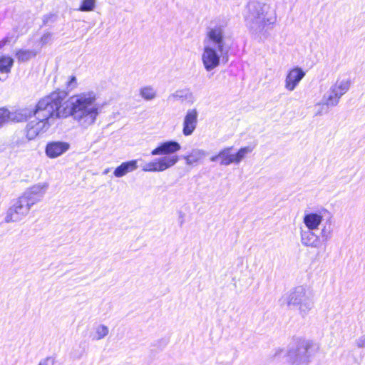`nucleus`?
<instances>
[{"mask_svg":"<svg viewBox=\"0 0 365 365\" xmlns=\"http://www.w3.org/2000/svg\"><path fill=\"white\" fill-rule=\"evenodd\" d=\"M314 230H301V242L306 247L317 248L321 245V239L316 235Z\"/></svg>","mask_w":365,"mask_h":365,"instance_id":"nucleus-16","label":"nucleus"},{"mask_svg":"<svg viewBox=\"0 0 365 365\" xmlns=\"http://www.w3.org/2000/svg\"><path fill=\"white\" fill-rule=\"evenodd\" d=\"M66 96L64 91H55L41 98L34 108H25L16 110L14 119L17 122L34 118L26 125L28 140H33L39 134L46 132L55 120L60 118V108Z\"/></svg>","mask_w":365,"mask_h":365,"instance_id":"nucleus-1","label":"nucleus"},{"mask_svg":"<svg viewBox=\"0 0 365 365\" xmlns=\"http://www.w3.org/2000/svg\"><path fill=\"white\" fill-rule=\"evenodd\" d=\"M334 226L331 219L327 220L324 224H323L320 232V239L324 242H328L333 235Z\"/></svg>","mask_w":365,"mask_h":365,"instance_id":"nucleus-22","label":"nucleus"},{"mask_svg":"<svg viewBox=\"0 0 365 365\" xmlns=\"http://www.w3.org/2000/svg\"><path fill=\"white\" fill-rule=\"evenodd\" d=\"M254 148L252 146H246L241 148L237 153L232 154L231 151L232 147H227L219 152L220 159V165L227 166L232 163L239 164L245 157L252 153Z\"/></svg>","mask_w":365,"mask_h":365,"instance_id":"nucleus-7","label":"nucleus"},{"mask_svg":"<svg viewBox=\"0 0 365 365\" xmlns=\"http://www.w3.org/2000/svg\"><path fill=\"white\" fill-rule=\"evenodd\" d=\"M138 160H133L126 162L122 163L119 166H118L114 172L113 175L116 178H122L125 176L126 174L133 172L138 168Z\"/></svg>","mask_w":365,"mask_h":365,"instance_id":"nucleus-17","label":"nucleus"},{"mask_svg":"<svg viewBox=\"0 0 365 365\" xmlns=\"http://www.w3.org/2000/svg\"><path fill=\"white\" fill-rule=\"evenodd\" d=\"M56 19V16L53 14H49L43 16V24L46 25L49 23L54 22Z\"/></svg>","mask_w":365,"mask_h":365,"instance_id":"nucleus-30","label":"nucleus"},{"mask_svg":"<svg viewBox=\"0 0 365 365\" xmlns=\"http://www.w3.org/2000/svg\"><path fill=\"white\" fill-rule=\"evenodd\" d=\"M220 159L219 153L210 158V161L216 162Z\"/></svg>","mask_w":365,"mask_h":365,"instance_id":"nucleus-36","label":"nucleus"},{"mask_svg":"<svg viewBox=\"0 0 365 365\" xmlns=\"http://www.w3.org/2000/svg\"><path fill=\"white\" fill-rule=\"evenodd\" d=\"M47 187L48 185L46 183L34 185L27 190L20 197L31 210L34 205L41 200Z\"/></svg>","mask_w":365,"mask_h":365,"instance_id":"nucleus-10","label":"nucleus"},{"mask_svg":"<svg viewBox=\"0 0 365 365\" xmlns=\"http://www.w3.org/2000/svg\"><path fill=\"white\" fill-rule=\"evenodd\" d=\"M351 85V81L349 78L337 79L334 84L330 88L336 92L339 97H342L348 92Z\"/></svg>","mask_w":365,"mask_h":365,"instance_id":"nucleus-20","label":"nucleus"},{"mask_svg":"<svg viewBox=\"0 0 365 365\" xmlns=\"http://www.w3.org/2000/svg\"><path fill=\"white\" fill-rule=\"evenodd\" d=\"M24 202L21 197L13 202L6 212L4 219L6 223L19 222L29 214L30 209Z\"/></svg>","mask_w":365,"mask_h":365,"instance_id":"nucleus-8","label":"nucleus"},{"mask_svg":"<svg viewBox=\"0 0 365 365\" xmlns=\"http://www.w3.org/2000/svg\"><path fill=\"white\" fill-rule=\"evenodd\" d=\"M192 94L187 91H177L174 93L170 96V98H173L174 99H183L187 98Z\"/></svg>","mask_w":365,"mask_h":365,"instance_id":"nucleus-29","label":"nucleus"},{"mask_svg":"<svg viewBox=\"0 0 365 365\" xmlns=\"http://www.w3.org/2000/svg\"><path fill=\"white\" fill-rule=\"evenodd\" d=\"M313 352L314 347L309 341L299 340L297 342L295 347L289 349L288 356L293 363L304 364L309 361Z\"/></svg>","mask_w":365,"mask_h":365,"instance_id":"nucleus-6","label":"nucleus"},{"mask_svg":"<svg viewBox=\"0 0 365 365\" xmlns=\"http://www.w3.org/2000/svg\"><path fill=\"white\" fill-rule=\"evenodd\" d=\"M36 52L33 50H19L16 53V56L19 61L25 62L36 56Z\"/></svg>","mask_w":365,"mask_h":365,"instance_id":"nucleus-26","label":"nucleus"},{"mask_svg":"<svg viewBox=\"0 0 365 365\" xmlns=\"http://www.w3.org/2000/svg\"><path fill=\"white\" fill-rule=\"evenodd\" d=\"M181 149L179 143L175 140H168L161 143L157 148L151 151L152 155L173 156L174 153Z\"/></svg>","mask_w":365,"mask_h":365,"instance_id":"nucleus-13","label":"nucleus"},{"mask_svg":"<svg viewBox=\"0 0 365 365\" xmlns=\"http://www.w3.org/2000/svg\"><path fill=\"white\" fill-rule=\"evenodd\" d=\"M109 172V169H106L103 171V174H107Z\"/></svg>","mask_w":365,"mask_h":365,"instance_id":"nucleus-37","label":"nucleus"},{"mask_svg":"<svg viewBox=\"0 0 365 365\" xmlns=\"http://www.w3.org/2000/svg\"><path fill=\"white\" fill-rule=\"evenodd\" d=\"M179 160L178 155L163 156L146 163L142 168L144 172H163L174 166Z\"/></svg>","mask_w":365,"mask_h":365,"instance_id":"nucleus-9","label":"nucleus"},{"mask_svg":"<svg viewBox=\"0 0 365 365\" xmlns=\"http://www.w3.org/2000/svg\"><path fill=\"white\" fill-rule=\"evenodd\" d=\"M12 38H13V36H10L9 35H7L2 40H1L0 41V49L2 48L6 43L11 42Z\"/></svg>","mask_w":365,"mask_h":365,"instance_id":"nucleus-35","label":"nucleus"},{"mask_svg":"<svg viewBox=\"0 0 365 365\" xmlns=\"http://www.w3.org/2000/svg\"><path fill=\"white\" fill-rule=\"evenodd\" d=\"M14 60L9 56H3L0 58V73H8L13 66Z\"/></svg>","mask_w":365,"mask_h":365,"instance_id":"nucleus-24","label":"nucleus"},{"mask_svg":"<svg viewBox=\"0 0 365 365\" xmlns=\"http://www.w3.org/2000/svg\"><path fill=\"white\" fill-rule=\"evenodd\" d=\"M244 17L247 26L255 34L266 31L276 21V15L269 5L257 1L247 4Z\"/></svg>","mask_w":365,"mask_h":365,"instance_id":"nucleus-3","label":"nucleus"},{"mask_svg":"<svg viewBox=\"0 0 365 365\" xmlns=\"http://www.w3.org/2000/svg\"><path fill=\"white\" fill-rule=\"evenodd\" d=\"M227 49L220 51L210 43L204 44L201 59L205 69L210 72L218 67L221 57L224 58V56H227Z\"/></svg>","mask_w":365,"mask_h":365,"instance_id":"nucleus-5","label":"nucleus"},{"mask_svg":"<svg viewBox=\"0 0 365 365\" xmlns=\"http://www.w3.org/2000/svg\"><path fill=\"white\" fill-rule=\"evenodd\" d=\"M280 305L296 308L300 316L305 317L314 307L312 294L304 287L298 286L284 294L279 300Z\"/></svg>","mask_w":365,"mask_h":365,"instance_id":"nucleus-4","label":"nucleus"},{"mask_svg":"<svg viewBox=\"0 0 365 365\" xmlns=\"http://www.w3.org/2000/svg\"><path fill=\"white\" fill-rule=\"evenodd\" d=\"M140 96L146 101H152L157 96L156 90L150 86H144L140 89Z\"/></svg>","mask_w":365,"mask_h":365,"instance_id":"nucleus-23","label":"nucleus"},{"mask_svg":"<svg viewBox=\"0 0 365 365\" xmlns=\"http://www.w3.org/2000/svg\"><path fill=\"white\" fill-rule=\"evenodd\" d=\"M70 114L78 125L83 128L93 125L101 112L98 103V95L88 91L73 95L68 101Z\"/></svg>","mask_w":365,"mask_h":365,"instance_id":"nucleus-2","label":"nucleus"},{"mask_svg":"<svg viewBox=\"0 0 365 365\" xmlns=\"http://www.w3.org/2000/svg\"><path fill=\"white\" fill-rule=\"evenodd\" d=\"M198 112L196 108L187 110L182 123V133L185 136L191 135L197 128Z\"/></svg>","mask_w":365,"mask_h":365,"instance_id":"nucleus-12","label":"nucleus"},{"mask_svg":"<svg viewBox=\"0 0 365 365\" xmlns=\"http://www.w3.org/2000/svg\"><path fill=\"white\" fill-rule=\"evenodd\" d=\"M204 44H210L217 47L220 51L226 49L224 41V29L222 26H215L209 28Z\"/></svg>","mask_w":365,"mask_h":365,"instance_id":"nucleus-11","label":"nucleus"},{"mask_svg":"<svg viewBox=\"0 0 365 365\" xmlns=\"http://www.w3.org/2000/svg\"><path fill=\"white\" fill-rule=\"evenodd\" d=\"M55 361L52 357H47L39 363L38 365H54Z\"/></svg>","mask_w":365,"mask_h":365,"instance_id":"nucleus-34","label":"nucleus"},{"mask_svg":"<svg viewBox=\"0 0 365 365\" xmlns=\"http://www.w3.org/2000/svg\"><path fill=\"white\" fill-rule=\"evenodd\" d=\"M70 148L69 143L63 141H51L47 143L45 149L46 155L56 158L65 153Z\"/></svg>","mask_w":365,"mask_h":365,"instance_id":"nucleus-14","label":"nucleus"},{"mask_svg":"<svg viewBox=\"0 0 365 365\" xmlns=\"http://www.w3.org/2000/svg\"><path fill=\"white\" fill-rule=\"evenodd\" d=\"M52 34L51 33L44 34L41 38V42L42 44H46L51 40Z\"/></svg>","mask_w":365,"mask_h":365,"instance_id":"nucleus-33","label":"nucleus"},{"mask_svg":"<svg viewBox=\"0 0 365 365\" xmlns=\"http://www.w3.org/2000/svg\"><path fill=\"white\" fill-rule=\"evenodd\" d=\"M355 343L358 348H365V334L356 339Z\"/></svg>","mask_w":365,"mask_h":365,"instance_id":"nucleus-32","label":"nucleus"},{"mask_svg":"<svg viewBox=\"0 0 365 365\" xmlns=\"http://www.w3.org/2000/svg\"><path fill=\"white\" fill-rule=\"evenodd\" d=\"M109 329L107 326L103 324L98 325L96 329V334L93 336L95 340H101L108 334Z\"/></svg>","mask_w":365,"mask_h":365,"instance_id":"nucleus-27","label":"nucleus"},{"mask_svg":"<svg viewBox=\"0 0 365 365\" xmlns=\"http://www.w3.org/2000/svg\"><path fill=\"white\" fill-rule=\"evenodd\" d=\"M320 114H321V112L319 111V112H317V113L316 115H320Z\"/></svg>","mask_w":365,"mask_h":365,"instance_id":"nucleus-38","label":"nucleus"},{"mask_svg":"<svg viewBox=\"0 0 365 365\" xmlns=\"http://www.w3.org/2000/svg\"><path fill=\"white\" fill-rule=\"evenodd\" d=\"M67 88L72 90L77 86V80L76 76H72L70 77V80L66 83Z\"/></svg>","mask_w":365,"mask_h":365,"instance_id":"nucleus-31","label":"nucleus"},{"mask_svg":"<svg viewBox=\"0 0 365 365\" xmlns=\"http://www.w3.org/2000/svg\"><path fill=\"white\" fill-rule=\"evenodd\" d=\"M206 155V151L196 148L192 149L188 155H184L183 159L185 160L186 165H192L204 158Z\"/></svg>","mask_w":365,"mask_h":365,"instance_id":"nucleus-21","label":"nucleus"},{"mask_svg":"<svg viewBox=\"0 0 365 365\" xmlns=\"http://www.w3.org/2000/svg\"><path fill=\"white\" fill-rule=\"evenodd\" d=\"M304 76L305 72L301 68L296 67L292 68L286 76L285 88L289 91H294Z\"/></svg>","mask_w":365,"mask_h":365,"instance_id":"nucleus-15","label":"nucleus"},{"mask_svg":"<svg viewBox=\"0 0 365 365\" xmlns=\"http://www.w3.org/2000/svg\"><path fill=\"white\" fill-rule=\"evenodd\" d=\"M96 0H83L78 9L81 11H91L95 9Z\"/></svg>","mask_w":365,"mask_h":365,"instance_id":"nucleus-28","label":"nucleus"},{"mask_svg":"<svg viewBox=\"0 0 365 365\" xmlns=\"http://www.w3.org/2000/svg\"><path fill=\"white\" fill-rule=\"evenodd\" d=\"M16 113V111L14 113H11L6 108H0V128L8 123L9 120L16 121V120L14 119Z\"/></svg>","mask_w":365,"mask_h":365,"instance_id":"nucleus-25","label":"nucleus"},{"mask_svg":"<svg viewBox=\"0 0 365 365\" xmlns=\"http://www.w3.org/2000/svg\"><path fill=\"white\" fill-rule=\"evenodd\" d=\"M323 220L322 215L317 212L306 214L303 218V222L307 230H315L319 228Z\"/></svg>","mask_w":365,"mask_h":365,"instance_id":"nucleus-18","label":"nucleus"},{"mask_svg":"<svg viewBox=\"0 0 365 365\" xmlns=\"http://www.w3.org/2000/svg\"><path fill=\"white\" fill-rule=\"evenodd\" d=\"M341 97L334 92L331 88L323 96L322 102L317 105L326 106L327 107L336 106L340 101Z\"/></svg>","mask_w":365,"mask_h":365,"instance_id":"nucleus-19","label":"nucleus"}]
</instances>
